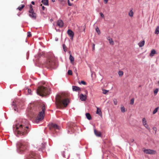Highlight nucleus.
Returning <instances> with one entry per match:
<instances>
[{"label":"nucleus","instance_id":"nucleus-1","mask_svg":"<svg viewBox=\"0 0 159 159\" xmlns=\"http://www.w3.org/2000/svg\"><path fill=\"white\" fill-rule=\"evenodd\" d=\"M28 124V121L25 119L20 120L16 122L13 126V130L16 135L21 136L27 134L29 131Z\"/></svg>","mask_w":159,"mask_h":159},{"label":"nucleus","instance_id":"nucleus-2","mask_svg":"<svg viewBox=\"0 0 159 159\" xmlns=\"http://www.w3.org/2000/svg\"><path fill=\"white\" fill-rule=\"evenodd\" d=\"M70 103L69 100L62 96L58 95L56 98V104L57 108L63 109Z\"/></svg>","mask_w":159,"mask_h":159},{"label":"nucleus","instance_id":"nucleus-3","mask_svg":"<svg viewBox=\"0 0 159 159\" xmlns=\"http://www.w3.org/2000/svg\"><path fill=\"white\" fill-rule=\"evenodd\" d=\"M50 89L44 86H39L37 90V93L41 96H44L50 93Z\"/></svg>","mask_w":159,"mask_h":159},{"label":"nucleus","instance_id":"nucleus-4","mask_svg":"<svg viewBox=\"0 0 159 159\" xmlns=\"http://www.w3.org/2000/svg\"><path fill=\"white\" fill-rule=\"evenodd\" d=\"M28 143L25 141L18 142L17 144V151L20 153H22L27 148Z\"/></svg>","mask_w":159,"mask_h":159},{"label":"nucleus","instance_id":"nucleus-5","mask_svg":"<svg viewBox=\"0 0 159 159\" xmlns=\"http://www.w3.org/2000/svg\"><path fill=\"white\" fill-rule=\"evenodd\" d=\"M77 128L76 124L72 123L68 124L67 129L68 133L72 134L75 131L79 133V130Z\"/></svg>","mask_w":159,"mask_h":159},{"label":"nucleus","instance_id":"nucleus-6","mask_svg":"<svg viewBox=\"0 0 159 159\" xmlns=\"http://www.w3.org/2000/svg\"><path fill=\"white\" fill-rule=\"evenodd\" d=\"M45 109V106L44 105H43L42 108V111L39 112L38 115L36 118L35 120L36 122H38L39 121H41L43 119Z\"/></svg>","mask_w":159,"mask_h":159},{"label":"nucleus","instance_id":"nucleus-7","mask_svg":"<svg viewBox=\"0 0 159 159\" xmlns=\"http://www.w3.org/2000/svg\"><path fill=\"white\" fill-rule=\"evenodd\" d=\"M46 63L47 66L53 69L56 68L58 66L57 62L55 60H47Z\"/></svg>","mask_w":159,"mask_h":159},{"label":"nucleus","instance_id":"nucleus-8","mask_svg":"<svg viewBox=\"0 0 159 159\" xmlns=\"http://www.w3.org/2000/svg\"><path fill=\"white\" fill-rule=\"evenodd\" d=\"M48 127L52 131L55 130L56 129H60V127L57 124L53 123H50L48 125Z\"/></svg>","mask_w":159,"mask_h":159},{"label":"nucleus","instance_id":"nucleus-9","mask_svg":"<svg viewBox=\"0 0 159 159\" xmlns=\"http://www.w3.org/2000/svg\"><path fill=\"white\" fill-rule=\"evenodd\" d=\"M143 152L145 153L150 154H155L157 153L156 151L150 149H145L143 150Z\"/></svg>","mask_w":159,"mask_h":159},{"label":"nucleus","instance_id":"nucleus-10","mask_svg":"<svg viewBox=\"0 0 159 159\" xmlns=\"http://www.w3.org/2000/svg\"><path fill=\"white\" fill-rule=\"evenodd\" d=\"M29 12L30 13L29 16L32 18L35 19L36 18V14L34 12V11L32 10H29Z\"/></svg>","mask_w":159,"mask_h":159},{"label":"nucleus","instance_id":"nucleus-11","mask_svg":"<svg viewBox=\"0 0 159 159\" xmlns=\"http://www.w3.org/2000/svg\"><path fill=\"white\" fill-rule=\"evenodd\" d=\"M67 34L70 37V39H72L74 35L73 32L71 30H68L67 31Z\"/></svg>","mask_w":159,"mask_h":159},{"label":"nucleus","instance_id":"nucleus-12","mask_svg":"<svg viewBox=\"0 0 159 159\" xmlns=\"http://www.w3.org/2000/svg\"><path fill=\"white\" fill-rule=\"evenodd\" d=\"M87 99V95L86 94L84 95L83 94H80V100L83 101H85Z\"/></svg>","mask_w":159,"mask_h":159},{"label":"nucleus","instance_id":"nucleus-13","mask_svg":"<svg viewBox=\"0 0 159 159\" xmlns=\"http://www.w3.org/2000/svg\"><path fill=\"white\" fill-rule=\"evenodd\" d=\"M57 24L60 27H62L63 26L64 23L61 20H60L57 21Z\"/></svg>","mask_w":159,"mask_h":159},{"label":"nucleus","instance_id":"nucleus-14","mask_svg":"<svg viewBox=\"0 0 159 159\" xmlns=\"http://www.w3.org/2000/svg\"><path fill=\"white\" fill-rule=\"evenodd\" d=\"M107 39L109 41L110 44L111 45H114V43L112 39L110 38V36H108L107 38Z\"/></svg>","mask_w":159,"mask_h":159},{"label":"nucleus","instance_id":"nucleus-15","mask_svg":"<svg viewBox=\"0 0 159 159\" xmlns=\"http://www.w3.org/2000/svg\"><path fill=\"white\" fill-rule=\"evenodd\" d=\"M94 133L97 136L100 137L101 135V132L96 130V129L94 130Z\"/></svg>","mask_w":159,"mask_h":159},{"label":"nucleus","instance_id":"nucleus-16","mask_svg":"<svg viewBox=\"0 0 159 159\" xmlns=\"http://www.w3.org/2000/svg\"><path fill=\"white\" fill-rule=\"evenodd\" d=\"M72 90L74 91L77 92L80 90V88L76 86H73Z\"/></svg>","mask_w":159,"mask_h":159},{"label":"nucleus","instance_id":"nucleus-17","mask_svg":"<svg viewBox=\"0 0 159 159\" xmlns=\"http://www.w3.org/2000/svg\"><path fill=\"white\" fill-rule=\"evenodd\" d=\"M35 154L36 153L34 152H32L29 158H30V157H33V158L35 159L36 158Z\"/></svg>","mask_w":159,"mask_h":159},{"label":"nucleus","instance_id":"nucleus-18","mask_svg":"<svg viewBox=\"0 0 159 159\" xmlns=\"http://www.w3.org/2000/svg\"><path fill=\"white\" fill-rule=\"evenodd\" d=\"M145 44V41L143 40L142 41L139 42L138 43V45L140 47H143Z\"/></svg>","mask_w":159,"mask_h":159},{"label":"nucleus","instance_id":"nucleus-19","mask_svg":"<svg viewBox=\"0 0 159 159\" xmlns=\"http://www.w3.org/2000/svg\"><path fill=\"white\" fill-rule=\"evenodd\" d=\"M96 113L98 114L100 116H102V111L98 107H97V111H96Z\"/></svg>","mask_w":159,"mask_h":159},{"label":"nucleus","instance_id":"nucleus-20","mask_svg":"<svg viewBox=\"0 0 159 159\" xmlns=\"http://www.w3.org/2000/svg\"><path fill=\"white\" fill-rule=\"evenodd\" d=\"M156 53V51L154 49H153L151 51V53H150V56L152 57Z\"/></svg>","mask_w":159,"mask_h":159},{"label":"nucleus","instance_id":"nucleus-21","mask_svg":"<svg viewBox=\"0 0 159 159\" xmlns=\"http://www.w3.org/2000/svg\"><path fill=\"white\" fill-rule=\"evenodd\" d=\"M86 116L87 117V118L89 120H90L92 119L91 116L90 115V114L89 113H86Z\"/></svg>","mask_w":159,"mask_h":159},{"label":"nucleus","instance_id":"nucleus-22","mask_svg":"<svg viewBox=\"0 0 159 159\" xmlns=\"http://www.w3.org/2000/svg\"><path fill=\"white\" fill-rule=\"evenodd\" d=\"M128 15L129 16L131 17H132L133 16L134 12L132 10H131L129 12Z\"/></svg>","mask_w":159,"mask_h":159},{"label":"nucleus","instance_id":"nucleus-23","mask_svg":"<svg viewBox=\"0 0 159 159\" xmlns=\"http://www.w3.org/2000/svg\"><path fill=\"white\" fill-rule=\"evenodd\" d=\"M42 2L45 5H48V0H42Z\"/></svg>","mask_w":159,"mask_h":159},{"label":"nucleus","instance_id":"nucleus-24","mask_svg":"<svg viewBox=\"0 0 159 159\" xmlns=\"http://www.w3.org/2000/svg\"><path fill=\"white\" fill-rule=\"evenodd\" d=\"M12 105L13 106V108L15 111H17V108L16 106V104L14 102H13L12 104Z\"/></svg>","mask_w":159,"mask_h":159},{"label":"nucleus","instance_id":"nucleus-25","mask_svg":"<svg viewBox=\"0 0 159 159\" xmlns=\"http://www.w3.org/2000/svg\"><path fill=\"white\" fill-rule=\"evenodd\" d=\"M159 33V26H158L156 28L155 34H157Z\"/></svg>","mask_w":159,"mask_h":159},{"label":"nucleus","instance_id":"nucleus-26","mask_svg":"<svg viewBox=\"0 0 159 159\" xmlns=\"http://www.w3.org/2000/svg\"><path fill=\"white\" fill-rule=\"evenodd\" d=\"M120 109L122 112H124L126 111L125 107L123 105L121 106Z\"/></svg>","mask_w":159,"mask_h":159},{"label":"nucleus","instance_id":"nucleus-27","mask_svg":"<svg viewBox=\"0 0 159 159\" xmlns=\"http://www.w3.org/2000/svg\"><path fill=\"white\" fill-rule=\"evenodd\" d=\"M95 30L98 34H100L101 32H100V30L98 27H97L96 28Z\"/></svg>","mask_w":159,"mask_h":159},{"label":"nucleus","instance_id":"nucleus-28","mask_svg":"<svg viewBox=\"0 0 159 159\" xmlns=\"http://www.w3.org/2000/svg\"><path fill=\"white\" fill-rule=\"evenodd\" d=\"M158 108V107H157L154 109V110L152 112L153 114H155L157 112Z\"/></svg>","mask_w":159,"mask_h":159},{"label":"nucleus","instance_id":"nucleus-29","mask_svg":"<svg viewBox=\"0 0 159 159\" xmlns=\"http://www.w3.org/2000/svg\"><path fill=\"white\" fill-rule=\"evenodd\" d=\"M142 122L143 124H145L147 123V120L145 118H143L142 119Z\"/></svg>","mask_w":159,"mask_h":159},{"label":"nucleus","instance_id":"nucleus-30","mask_svg":"<svg viewBox=\"0 0 159 159\" xmlns=\"http://www.w3.org/2000/svg\"><path fill=\"white\" fill-rule=\"evenodd\" d=\"M118 74L120 76H122L123 74V72L122 71H119L118 72Z\"/></svg>","mask_w":159,"mask_h":159},{"label":"nucleus","instance_id":"nucleus-31","mask_svg":"<svg viewBox=\"0 0 159 159\" xmlns=\"http://www.w3.org/2000/svg\"><path fill=\"white\" fill-rule=\"evenodd\" d=\"M25 7L24 5H21V7H19L17 9H18L20 11L21 10L23 7Z\"/></svg>","mask_w":159,"mask_h":159},{"label":"nucleus","instance_id":"nucleus-32","mask_svg":"<svg viewBox=\"0 0 159 159\" xmlns=\"http://www.w3.org/2000/svg\"><path fill=\"white\" fill-rule=\"evenodd\" d=\"M82 84L84 85H87V83L84 81H81L80 82V84Z\"/></svg>","mask_w":159,"mask_h":159},{"label":"nucleus","instance_id":"nucleus-33","mask_svg":"<svg viewBox=\"0 0 159 159\" xmlns=\"http://www.w3.org/2000/svg\"><path fill=\"white\" fill-rule=\"evenodd\" d=\"M102 93L104 94H106L107 92H108V90H105V89H102Z\"/></svg>","mask_w":159,"mask_h":159},{"label":"nucleus","instance_id":"nucleus-34","mask_svg":"<svg viewBox=\"0 0 159 159\" xmlns=\"http://www.w3.org/2000/svg\"><path fill=\"white\" fill-rule=\"evenodd\" d=\"M63 46L64 50V51L65 52H66L67 51V49L66 46L65 45V44H63Z\"/></svg>","mask_w":159,"mask_h":159},{"label":"nucleus","instance_id":"nucleus-35","mask_svg":"<svg viewBox=\"0 0 159 159\" xmlns=\"http://www.w3.org/2000/svg\"><path fill=\"white\" fill-rule=\"evenodd\" d=\"M68 74L70 75H71L72 74V72L71 70H69L68 71Z\"/></svg>","mask_w":159,"mask_h":159},{"label":"nucleus","instance_id":"nucleus-36","mask_svg":"<svg viewBox=\"0 0 159 159\" xmlns=\"http://www.w3.org/2000/svg\"><path fill=\"white\" fill-rule=\"evenodd\" d=\"M114 103L115 105H116L117 103V99H115L113 100Z\"/></svg>","mask_w":159,"mask_h":159},{"label":"nucleus","instance_id":"nucleus-37","mask_svg":"<svg viewBox=\"0 0 159 159\" xmlns=\"http://www.w3.org/2000/svg\"><path fill=\"white\" fill-rule=\"evenodd\" d=\"M134 102V98H132L130 100V104H131L133 105V104Z\"/></svg>","mask_w":159,"mask_h":159},{"label":"nucleus","instance_id":"nucleus-38","mask_svg":"<svg viewBox=\"0 0 159 159\" xmlns=\"http://www.w3.org/2000/svg\"><path fill=\"white\" fill-rule=\"evenodd\" d=\"M70 56H69V60H74V57L73 56H71L70 54Z\"/></svg>","mask_w":159,"mask_h":159},{"label":"nucleus","instance_id":"nucleus-39","mask_svg":"<svg viewBox=\"0 0 159 159\" xmlns=\"http://www.w3.org/2000/svg\"><path fill=\"white\" fill-rule=\"evenodd\" d=\"M144 127H145L147 129H149L148 125L147 123L143 125Z\"/></svg>","mask_w":159,"mask_h":159},{"label":"nucleus","instance_id":"nucleus-40","mask_svg":"<svg viewBox=\"0 0 159 159\" xmlns=\"http://www.w3.org/2000/svg\"><path fill=\"white\" fill-rule=\"evenodd\" d=\"M158 89H156L154 91V93L155 94L157 93L158 92Z\"/></svg>","mask_w":159,"mask_h":159},{"label":"nucleus","instance_id":"nucleus-41","mask_svg":"<svg viewBox=\"0 0 159 159\" xmlns=\"http://www.w3.org/2000/svg\"><path fill=\"white\" fill-rule=\"evenodd\" d=\"M27 34H27L28 36V37H30L31 35V33L30 32H28L27 33Z\"/></svg>","mask_w":159,"mask_h":159},{"label":"nucleus","instance_id":"nucleus-42","mask_svg":"<svg viewBox=\"0 0 159 159\" xmlns=\"http://www.w3.org/2000/svg\"><path fill=\"white\" fill-rule=\"evenodd\" d=\"M30 10H32V11H34L33 9V7L31 5H30Z\"/></svg>","mask_w":159,"mask_h":159},{"label":"nucleus","instance_id":"nucleus-43","mask_svg":"<svg viewBox=\"0 0 159 159\" xmlns=\"http://www.w3.org/2000/svg\"><path fill=\"white\" fill-rule=\"evenodd\" d=\"M95 44H93V45H92V49H93V51L94 50H95Z\"/></svg>","mask_w":159,"mask_h":159},{"label":"nucleus","instance_id":"nucleus-44","mask_svg":"<svg viewBox=\"0 0 159 159\" xmlns=\"http://www.w3.org/2000/svg\"><path fill=\"white\" fill-rule=\"evenodd\" d=\"M68 3L69 6H71L72 4L70 2L69 0H68Z\"/></svg>","mask_w":159,"mask_h":159},{"label":"nucleus","instance_id":"nucleus-45","mask_svg":"<svg viewBox=\"0 0 159 159\" xmlns=\"http://www.w3.org/2000/svg\"><path fill=\"white\" fill-rule=\"evenodd\" d=\"M100 15H101V16L102 17V18L104 17V15L103 14V13H102V12H100Z\"/></svg>","mask_w":159,"mask_h":159},{"label":"nucleus","instance_id":"nucleus-46","mask_svg":"<svg viewBox=\"0 0 159 159\" xmlns=\"http://www.w3.org/2000/svg\"><path fill=\"white\" fill-rule=\"evenodd\" d=\"M70 63L72 64H74V60H70Z\"/></svg>","mask_w":159,"mask_h":159},{"label":"nucleus","instance_id":"nucleus-47","mask_svg":"<svg viewBox=\"0 0 159 159\" xmlns=\"http://www.w3.org/2000/svg\"><path fill=\"white\" fill-rule=\"evenodd\" d=\"M28 92L29 94H30L31 92V90L30 89H28Z\"/></svg>","mask_w":159,"mask_h":159},{"label":"nucleus","instance_id":"nucleus-48","mask_svg":"<svg viewBox=\"0 0 159 159\" xmlns=\"http://www.w3.org/2000/svg\"><path fill=\"white\" fill-rule=\"evenodd\" d=\"M44 148L43 147V148H39V151H43V149Z\"/></svg>","mask_w":159,"mask_h":159},{"label":"nucleus","instance_id":"nucleus-49","mask_svg":"<svg viewBox=\"0 0 159 159\" xmlns=\"http://www.w3.org/2000/svg\"><path fill=\"white\" fill-rule=\"evenodd\" d=\"M81 28H82V27H81ZM83 29V30L84 32L85 31V26H83V27H82Z\"/></svg>","mask_w":159,"mask_h":159},{"label":"nucleus","instance_id":"nucleus-50","mask_svg":"<svg viewBox=\"0 0 159 159\" xmlns=\"http://www.w3.org/2000/svg\"><path fill=\"white\" fill-rule=\"evenodd\" d=\"M108 0H104L105 3L107 4V3Z\"/></svg>","mask_w":159,"mask_h":159},{"label":"nucleus","instance_id":"nucleus-51","mask_svg":"<svg viewBox=\"0 0 159 159\" xmlns=\"http://www.w3.org/2000/svg\"><path fill=\"white\" fill-rule=\"evenodd\" d=\"M31 4H33V5H34V1H32L31 2Z\"/></svg>","mask_w":159,"mask_h":159},{"label":"nucleus","instance_id":"nucleus-52","mask_svg":"<svg viewBox=\"0 0 159 159\" xmlns=\"http://www.w3.org/2000/svg\"><path fill=\"white\" fill-rule=\"evenodd\" d=\"M44 9H45V7L44 6H43L42 7L43 10H44Z\"/></svg>","mask_w":159,"mask_h":159},{"label":"nucleus","instance_id":"nucleus-53","mask_svg":"<svg viewBox=\"0 0 159 159\" xmlns=\"http://www.w3.org/2000/svg\"><path fill=\"white\" fill-rule=\"evenodd\" d=\"M63 156L64 157H66L65 156V155L64 154H63Z\"/></svg>","mask_w":159,"mask_h":159},{"label":"nucleus","instance_id":"nucleus-54","mask_svg":"<svg viewBox=\"0 0 159 159\" xmlns=\"http://www.w3.org/2000/svg\"><path fill=\"white\" fill-rule=\"evenodd\" d=\"M52 1L53 2H55V0H52Z\"/></svg>","mask_w":159,"mask_h":159},{"label":"nucleus","instance_id":"nucleus-55","mask_svg":"<svg viewBox=\"0 0 159 159\" xmlns=\"http://www.w3.org/2000/svg\"><path fill=\"white\" fill-rule=\"evenodd\" d=\"M157 83L159 84V81H158L157 82Z\"/></svg>","mask_w":159,"mask_h":159},{"label":"nucleus","instance_id":"nucleus-56","mask_svg":"<svg viewBox=\"0 0 159 159\" xmlns=\"http://www.w3.org/2000/svg\"><path fill=\"white\" fill-rule=\"evenodd\" d=\"M86 93H87V91H86Z\"/></svg>","mask_w":159,"mask_h":159},{"label":"nucleus","instance_id":"nucleus-57","mask_svg":"<svg viewBox=\"0 0 159 159\" xmlns=\"http://www.w3.org/2000/svg\"><path fill=\"white\" fill-rule=\"evenodd\" d=\"M78 82L79 84H80V81H79Z\"/></svg>","mask_w":159,"mask_h":159},{"label":"nucleus","instance_id":"nucleus-58","mask_svg":"<svg viewBox=\"0 0 159 159\" xmlns=\"http://www.w3.org/2000/svg\"><path fill=\"white\" fill-rule=\"evenodd\" d=\"M56 41H57V39H56Z\"/></svg>","mask_w":159,"mask_h":159}]
</instances>
